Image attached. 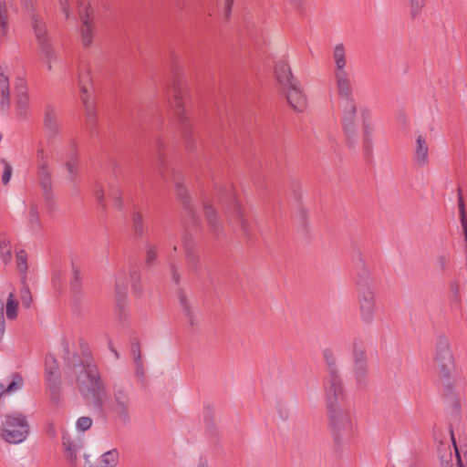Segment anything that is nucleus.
Listing matches in <instances>:
<instances>
[{
	"label": "nucleus",
	"mask_w": 467,
	"mask_h": 467,
	"mask_svg": "<svg viewBox=\"0 0 467 467\" xmlns=\"http://www.w3.org/2000/svg\"><path fill=\"white\" fill-rule=\"evenodd\" d=\"M345 68L346 60H337L336 78L344 141L353 150L360 145L363 153L368 157L373 152L374 125L368 110H362L359 118L352 85Z\"/></svg>",
	"instance_id": "nucleus-1"
},
{
	"label": "nucleus",
	"mask_w": 467,
	"mask_h": 467,
	"mask_svg": "<svg viewBox=\"0 0 467 467\" xmlns=\"http://www.w3.org/2000/svg\"><path fill=\"white\" fill-rule=\"evenodd\" d=\"M359 318L362 323L370 325L377 313L376 285L372 273L368 268L359 271L356 281Z\"/></svg>",
	"instance_id": "nucleus-2"
},
{
	"label": "nucleus",
	"mask_w": 467,
	"mask_h": 467,
	"mask_svg": "<svg viewBox=\"0 0 467 467\" xmlns=\"http://www.w3.org/2000/svg\"><path fill=\"white\" fill-rule=\"evenodd\" d=\"M30 424L27 417L14 411L5 416L0 430V437L9 444H20L29 436Z\"/></svg>",
	"instance_id": "nucleus-3"
},
{
	"label": "nucleus",
	"mask_w": 467,
	"mask_h": 467,
	"mask_svg": "<svg viewBox=\"0 0 467 467\" xmlns=\"http://www.w3.org/2000/svg\"><path fill=\"white\" fill-rule=\"evenodd\" d=\"M327 411L334 439L341 440L351 437L356 429V422L350 404L327 409Z\"/></svg>",
	"instance_id": "nucleus-4"
},
{
	"label": "nucleus",
	"mask_w": 467,
	"mask_h": 467,
	"mask_svg": "<svg viewBox=\"0 0 467 467\" xmlns=\"http://www.w3.org/2000/svg\"><path fill=\"white\" fill-rule=\"evenodd\" d=\"M78 87L79 98L85 109L87 119L93 121L96 117L97 100L91 76V68L88 63H80L78 66Z\"/></svg>",
	"instance_id": "nucleus-5"
},
{
	"label": "nucleus",
	"mask_w": 467,
	"mask_h": 467,
	"mask_svg": "<svg viewBox=\"0 0 467 467\" xmlns=\"http://www.w3.org/2000/svg\"><path fill=\"white\" fill-rule=\"evenodd\" d=\"M111 409L119 422H130L131 397L127 386L121 383L113 385L111 391Z\"/></svg>",
	"instance_id": "nucleus-6"
},
{
	"label": "nucleus",
	"mask_w": 467,
	"mask_h": 467,
	"mask_svg": "<svg viewBox=\"0 0 467 467\" xmlns=\"http://www.w3.org/2000/svg\"><path fill=\"white\" fill-rule=\"evenodd\" d=\"M323 389L326 409L350 404L341 376L327 377Z\"/></svg>",
	"instance_id": "nucleus-7"
},
{
	"label": "nucleus",
	"mask_w": 467,
	"mask_h": 467,
	"mask_svg": "<svg viewBox=\"0 0 467 467\" xmlns=\"http://www.w3.org/2000/svg\"><path fill=\"white\" fill-rule=\"evenodd\" d=\"M69 377L76 381L80 392H85L93 384V378H100L97 367L88 362L74 364L68 372Z\"/></svg>",
	"instance_id": "nucleus-8"
},
{
	"label": "nucleus",
	"mask_w": 467,
	"mask_h": 467,
	"mask_svg": "<svg viewBox=\"0 0 467 467\" xmlns=\"http://www.w3.org/2000/svg\"><path fill=\"white\" fill-rule=\"evenodd\" d=\"M171 96L169 99V107L179 122H183L187 119L186 111L184 109V97L188 92V87L185 82L176 80L171 88Z\"/></svg>",
	"instance_id": "nucleus-9"
},
{
	"label": "nucleus",
	"mask_w": 467,
	"mask_h": 467,
	"mask_svg": "<svg viewBox=\"0 0 467 467\" xmlns=\"http://www.w3.org/2000/svg\"><path fill=\"white\" fill-rule=\"evenodd\" d=\"M32 26L38 47L42 54L47 57L57 56V53L55 52V49L49 41L46 25L43 22L42 17L37 15H34L32 16Z\"/></svg>",
	"instance_id": "nucleus-10"
},
{
	"label": "nucleus",
	"mask_w": 467,
	"mask_h": 467,
	"mask_svg": "<svg viewBox=\"0 0 467 467\" xmlns=\"http://www.w3.org/2000/svg\"><path fill=\"white\" fill-rule=\"evenodd\" d=\"M435 362L441 375L443 378H448L453 368V364L449 344L445 340L440 341L437 345Z\"/></svg>",
	"instance_id": "nucleus-11"
},
{
	"label": "nucleus",
	"mask_w": 467,
	"mask_h": 467,
	"mask_svg": "<svg viewBox=\"0 0 467 467\" xmlns=\"http://www.w3.org/2000/svg\"><path fill=\"white\" fill-rule=\"evenodd\" d=\"M79 16L81 20L80 40L81 44L88 47L91 46L95 36V25L90 19L89 7L79 6Z\"/></svg>",
	"instance_id": "nucleus-12"
},
{
	"label": "nucleus",
	"mask_w": 467,
	"mask_h": 467,
	"mask_svg": "<svg viewBox=\"0 0 467 467\" xmlns=\"http://www.w3.org/2000/svg\"><path fill=\"white\" fill-rule=\"evenodd\" d=\"M84 397L91 400L95 406L101 408L107 401L108 395L100 378H93V384L88 387L85 392H81Z\"/></svg>",
	"instance_id": "nucleus-13"
},
{
	"label": "nucleus",
	"mask_w": 467,
	"mask_h": 467,
	"mask_svg": "<svg viewBox=\"0 0 467 467\" xmlns=\"http://www.w3.org/2000/svg\"><path fill=\"white\" fill-rule=\"evenodd\" d=\"M16 90V114L19 119H25L29 108V96L24 79L17 80Z\"/></svg>",
	"instance_id": "nucleus-14"
},
{
	"label": "nucleus",
	"mask_w": 467,
	"mask_h": 467,
	"mask_svg": "<svg viewBox=\"0 0 467 467\" xmlns=\"http://www.w3.org/2000/svg\"><path fill=\"white\" fill-rule=\"evenodd\" d=\"M413 162L418 168H424L429 165V144L426 137L419 134L416 137L413 148Z\"/></svg>",
	"instance_id": "nucleus-15"
},
{
	"label": "nucleus",
	"mask_w": 467,
	"mask_h": 467,
	"mask_svg": "<svg viewBox=\"0 0 467 467\" xmlns=\"http://www.w3.org/2000/svg\"><path fill=\"white\" fill-rule=\"evenodd\" d=\"M290 106L296 111H303L306 108V98L303 93L298 82L283 88Z\"/></svg>",
	"instance_id": "nucleus-16"
},
{
	"label": "nucleus",
	"mask_w": 467,
	"mask_h": 467,
	"mask_svg": "<svg viewBox=\"0 0 467 467\" xmlns=\"http://www.w3.org/2000/svg\"><path fill=\"white\" fill-rule=\"evenodd\" d=\"M10 70L6 67H0V110L6 112L10 107L9 90Z\"/></svg>",
	"instance_id": "nucleus-17"
},
{
	"label": "nucleus",
	"mask_w": 467,
	"mask_h": 467,
	"mask_svg": "<svg viewBox=\"0 0 467 467\" xmlns=\"http://www.w3.org/2000/svg\"><path fill=\"white\" fill-rule=\"evenodd\" d=\"M128 279L132 285L136 286L140 279V275L137 266L129 265L127 267L119 270L116 275V285L118 289L125 290L128 284Z\"/></svg>",
	"instance_id": "nucleus-18"
},
{
	"label": "nucleus",
	"mask_w": 467,
	"mask_h": 467,
	"mask_svg": "<svg viewBox=\"0 0 467 467\" xmlns=\"http://www.w3.org/2000/svg\"><path fill=\"white\" fill-rule=\"evenodd\" d=\"M275 76L279 85L283 88L297 82L286 60H277L275 65Z\"/></svg>",
	"instance_id": "nucleus-19"
},
{
	"label": "nucleus",
	"mask_w": 467,
	"mask_h": 467,
	"mask_svg": "<svg viewBox=\"0 0 467 467\" xmlns=\"http://www.w3.org/2000/svg\"><path fill=\"white\" fill-rule=\"evenodd\" d=\"M62 440L67 459L71 462H76L78 452L82 448L81 441L79 439H72L67 433L63 434Z\"/></svg>",
	"instance_id": "nucleus-20"
},
{
	"label": "nucleus",
	"mask_w": 467,
	"mask_h": 467,
	"mask_svg": "<svg viewBox=\"0 0 467 467\" xmlns=\"http://www.w3.org/2000/svg\"><path fill=\"white\" fill-rule=\"evenodd\" d=\"M4 311V316L5 315L9 321H14L18 317L19 301L13 292L8 293L5 299Z\"/></svg>",
	"instance_id": "nucleus-21"
},
{
	"label": "nucleus",
	"mask_w": 467,
	"mask_h": 467,
	"mask_svg": "<svg viewBox=\"0 0 467 467\" xmlns=\"http://www.w3.org/2000/svg\"><path fill=\"white\" fill-rule=\"evenodd\" d=\"M11 0H0V38L3 40L7 36L9 31V9L12 7Z\"/></svg>",
	"instance_id": "nucleus-22"
},
{
	"label": "nucleus",
	"mask_w": 467,
	"mask_h": 467,
	"mask_svg": "<svg viewBox=\"0 0 467 467\" xmlns=\"http://www.w3.org/2000/svg\"><path fill=\"white\" fill-rule=\"evenodd\" d=\"M44 125L50 134H56L58 131L57 114L54 108H47L44 115Z\"/></svg>",
	"instance_id": "nucleus-23"
},
{
	"label": "nucleus",
	"mask_w": 467,
	"mask_h": 467,
	"mask_svg": "<svg viewBox=\"0 0 467 467\" xmlns=\"http://www.w3.org/2000/svg\"><path fill=\"white\" fill-rule=\"evenodd\" d=\"M27 225L32 231H39L41 227L38 206L35 202H30L28 206Z\"/></svg>",
	"instance_id": "nucleus-24"
},
{
	"label": "nucleus",
	"mask_w": 467,
	"mask_h": 467,
	"mask_svg": "<svg viewBox=\"0 0 467 467\" xmlns=\"http://www.w3.org/2000/svg\"><path fill=\"white\" fill-rule=\"evenodd\" d=\"M368 366L366 350L361 342L353 343V367Z\"/></svg>",
	"instance_id": "nucleus-25"
},
{
	"label": "nucleus",
	"mask_w": 467,
	"mask_h": 467,
	"mask_svg": "<svg viewBox=\"0 0 467 467\" xmlns=\"http://www.w3.org/2000/svg\"><path fill=\"white\" fill-rule=\"evenodd\" d=\"M441 467H462V458L456 451L455 463L452 462V452L448 446L444 451L440 455Z\"/></svg>",
	"instance_id": "nucleus-26"
},
{
	"label": "nucleus",
	"mask_w": 467,
	"mask_h": 467,
	"mask_svg": "<svg viewBox=\"0 0 467 467\" xmlns=\"http://www.w3.org/2000/svg\"><path fill=\"white\" fill-rule=\"evenodd\" d=\"M450 265V254L448 252H441L439 253L433 262L432 266L435 272L438 274H444L446 273L448 267Z\"/></svg>",
	"instance_id": "nucleus-27"
},
{
	"label": "nucleus",
	"mask_w": 467,
	"mask_h": 467,
	"mask_svg": "<svg viewBox=\"0 0 467 467\" xmlns=\"http://www.w3.org/2000/svg\"><path fill=\"white\" fill-rule=\"evenodd\" d=\"M119 453L117 450L103 453L96 467H115L118 463Z\"/></svg>",
	"instance_id": "nucleus-28"
},
{
	"label": "nucleus",
	"mask_w": 467,
	"mask_h": 467,
	"mask_svg": "<svg viewBox=\"0 0 467 467\" xmlns=\"http://www.w3.org/2000/svg\"><path fill=\"white\" fill-rule=\"evenodd\" d=\"M0 257L5 265H7L12 261L11 242L5 236L0 239Z\"/></svg>",
	"instance_id": "nucleus-29"
},
{
	"label": "nucleus",
	"mask_w": 467,
	"mask_h": 467,
	"mask_svg": "<svg viewBox=\"0 0 467 467\" xmlns=\"http://www.w3.org/2000/svg\"><path fill=\"white\" fill-rule=\"evenodd\" d=\"M58 365L57 360L51 357L48 356L46 358V374H47V380L48 381L49 379H55L56 382H58Z\"/></svg>",
	"instance_id": "nucleus-30"
},
{
	"label": "nucleus",
	"mask_w": 467,
	"mask_h": 467,
	"mask_svg": "<svg viewBox=\"0 0 467 467\" xmlns=\"http://www.w3.org/2000/svg\"><path fill=\"white\" fill-rule=\"evenodd\" d=\"M324 358L328 368V374L327 377L340 376L337 359L333 353L330 350H326L324 352Z\"/></svg>",
	"instance_id": "nucleus-31"
},
{
	"label": "nucleus",
	"mask_w": 467,
	"mask_h": 467,
	"mask_svg": "<svg viewBox=\"0 0 467 467\" xmlns=\"http://www.w3.org/2000/svg\"><path fill=\"white\" fill-rule=\"evenodd\" d=\"M324 358L328 368V374L327 377L340 376L337 359L333 353L330 350H326L324 352Z\"/></svg>",
	"instance_id": "nucleus-32"
},
{
	"label": "nucleus",
	"mask_w": 467,
	"mask_h": 467,
	"mask_svg": "<svg viewBox=\"0 0 467 467\" xmlns=\"http://www.w3.org/2000/svg\"><path fill=\"white\" fill-rule=\"evenodd\" d=\"M368 366L353 367V378L358 386L362 387L367 382Z\"/></svg>",
	"instance_id": "nucleus-33"
},
{
	"label": "nucleus",
	"mask_w": 467,
	"mask_h": 467,
	"mask_svg": "<svg viewBox=\"0 0 467 467\" xmlns=\"http://www.w3.org/2000/svg\"><path fill=\"white\" fill-rule=\"evenodd\" d=\"M409 4L411 18L419 16L426 5V0H406Z\"/></svg>",
	"instance_id": "nucleus-34"
},
{
	"label": "nucleus",
	"mask_w": 467,
	"mask_h": 467,
	"mask_svg": "<svg viewBox=\"0 0 467 467\" xmlns=\"http://www.w3.org/2000/svg\"><path fill=\"white\" fill-rule=\"evenodd\" d=\"M16 262L18 271L23 275V279H25L27 271V254L24 250L16 253Z\"/></svg>",
	"instance_id": "nucleus-35"
},
{
	"label": "nucleus",
	"mask_w": 467,
	"mask_h": 467,
	"mask_svg": "<svg viewBox=\"0 0 467 467\" xmlns=\"http://www.w3.org/2000/svg\"><path fill=\"white\" fill-rule=\"evenodd\" d=\"M0 163L3 167L2 182L4 185H6L11 180L13 174V166L10 161L5 158L0 159Z\"/></svg>",
	"instance_id": "nucleus-36"
},
{
	"label": "nucleus",
	"mask_w": 467,
	"mask_h": 467,
	"mask_svg": "<svg viewBox=\"0 0 467 467\" xmlns=\"http://www.w3.org/2000/svg\"><path fill=\"white\" fill-rule=\"evenodd\" d=\"M36 160L37 166L48 165V151L41 143L37 146Z\"/></svg>",
	"instance_id": "nucleus-37"
},
{
	"label": "nucleus",
	"mask_w": 467,
	"mask_h": 467,
	"mask_svg": "<svg viewBox=\"0 0 467 467\" xmlns=\"http://www.w3.org/2000/svg\"><path fill=\"white\" fill-rule=\"evenodd\" d=\"M47 389L50 394L51 400L55 404H57L60 400L58 382H56L55 379L53 380L52 379H49L47 383Z\"/></svg>",
	"instance_id": "nucleus-38"
},
{
	"label": "nucleus",
	"mask_w": 467,
	"mask_h": 467,
	"mask_svg": "<svg viewBox=\"0 0 467 467\" xmlns=\"http://www.w3.org/2000/svg\"><path fill=\"white\" fill-rule=\"evenodd\" d=\"M132 223L135 234L138 235H142L144 233V225L142 214L140 212H134L132 213Z\"/></svg>",
	"instance_id": "nucleus-39"
},
{
	"label": "nucleus",
	"mask_w": 467,
	"mask_h": 467,
	"mask_svg": "<svg viewBox=\"0 0 467 467\" xmlns=\"http://www.w3.org/2000/svg\"><path fill=\"white\" fill-rule=\"evenodd\" d=\"M20 297L23 306H25L26 308H29L31 306L33 299L30 289L26 284H23L20 289Z\"/></svg>",
	"instance_id": "nucleus-40"
},
{
	"label": "nucleus",
	"mask_w": 467,
	"mask_h": 467,
	"mask_svg": "<svg viewBox=\"0 0 467 467\" xmlns=\"http://www.w3.org/2000/svg\"><path fill=\"white\" fill-rule=\"evenodd\" d=\"M37 167H38V177L40 179L41 184L43 185V187L45 189H47L50 185L48 165L37 166Z\"/></svg>",
	"instance_id": "nucleus-41"
},
{
	"label": "nucleus",
	"mask_w": 467,
	"mask_h": 467,
	"mask_svg": "<svg viewBox=\"0 0 467 467\" xmlns=\"http://www.w3.org/2000/svg\"><path fill=\"white\" fill-rule=\"evenodd\" d=\"M22 386H23V378L18 374H15L12 377L11 383L7 386L5 390L8 393H13V392L20 389L22 388Z\"/></svg>",
	"instance_id": "nucleus-42"
},
{
	"label": "nucleus",
	"mask_w": 467,
	"mask_h": 467,
	"mask_svg": "<svg viewBox=\"0 0 467 467\" xmlns=\"http://www.w3.org/2000/svg\"><path fill=\"white\" fill-rule=\"evenodd\" d=\"M180 302L183 308L184 315L190 320V322L192 323L193 312H192V306H191L190 303L188 302L187 298L185 297V296H180Z\"/></svg>",
	"instance_id": "nucleus-43"
},
{
	"label": "nucleus",
	"mask_w": 467,
	"mask_h": 467,
	"mask_svg": "<svg viewBox=\"0 0 467 467\" xmlns=\"http://www.w3.org/2000/svg\"><path fill=\"white\" fill-rule=\"evenodd\" d=\"M66 168L72 180L78 174V165L76 160L72 159L68 161L66 164Z\"/></svg>",
	"instance_id": "nucleus-44"
},
{
	"label": "nucleus",
	"mask_w": 467,
	"mask_h": 467,
	"mask_svg": "<svg viewBox=\"0 0 467 467\" xmlns=\"http://www.w3.org/2000/svg\"><path fill=\"white\" fill-rule=\"evenodd\" d=\"M92 425V420L89 417H80L76 423L77 429L85 431Z\"/></svg>",
	"instance_id": "nucleus-45"
},
{
	"label": "nucleus",
	"mask_w": 467,
	"mask_h": 467,
	"mask_svg": "<svg viewBox=\"0 0 467 467\" xmlns=\"http://www.w3.org/2000/svg\"><path fill=\"white\" fill-rule=\"evenodd\" d=\"M204 210H205V215L207 217L208 223L211 225L215 226L216 225V219H215V212H214L213 208L210 204H205L204 205Z\"/></svg>",
	"instance_id": "nucleus-46"
},
{
	"label": "nucleus",
	"mask_w": 467,
	"mask_h": 467,
	"mask_svg": "<svg viewBox=\"0 0 467 467\" xmlns=\"http://www.w3.org/2000/svg\"><path fill=\"white\" fill-rule=\"evenodd\" d=\"M5 332V320L4 317V300L0 298V341L4 338Z\"/></svg>",
	"instance_id": "nucleus-47"
},
{
	"label": "nucleus",
	"mask_w": 467,
	"mask_h": 467,
	"mask_svg": "<svg viewBox=\"0 0 467 467\" xmlns=\"http://www.w3.org/2000/svg\"><path fill=\"white\" fill-rule=\"evenodd\" d=\"M348 55L343 44H337L333 50L334 58H344Z\"/></svg>",
	"instance_id": "nucleus-48"
},
{
	"label": "nucleus",
	"mask_w": 467,
	"mask_h": 467,
	"mask_svg": "<svg viewBox=\"0 0 467 467\" xmlns=\"http://www.w3.org/2000/svg\"><path fill=\"white\" fill-rule=\"evenodd\" d=\"M234 216L241 223H244V214L243 207L240 203H235L234 207Z\"/></svg>",
	"instance_id": "nucleus-49"
},
{
	"label": "nucleus",
	"mask_w": 467,
	"mask_h": 467,
	"mask_svg": "<svg viewBox=\"0 0 467 467\" xmlns=\"http://www.w3.org/2000/svg\"><path fill=\"white\" fill-rule=\"evenodd\" d=\"M234 5V0H223V14L225 19H228L232 13V7Z\"/></svg>",
	"instance_id": "nucleus-50"
},
{
	"label": "nucleus",
	"mask_w": 467,
	"mask_h": 467,
	"mask_svg": "<svg viewBox=\"0 0 467 467\" xmlns=\"http://www.w3.org/2000/svg\"><path fill=\"white\" fill-rule=\"evenodd\" d=\"M132 354H133L134 361H135L136 365H139L140 367H141V353H140V348L138 344L132 347Z\"/></svg>",
	"instance_id": "nucleus-51"
},
{
	"label": "nucleus",
	"mask_w": 467,
	"mask_h": 467,
	"mask_svg": "<svg viewBox=\"0 0 467 467\" xmlns=\"http://www.w3.org/2000/svg\"><path fill=\"white\" fill-rule=\"evenodd\" d=\"M117 314L119 318L126 319L129 316L126 306L124 305H119L117 310Z\"/></svg>",
	"instance_id": "nucleus-52"
},
{
	"label": "nucleus",
	"mask_w": 467,
	"mask_h": 467,
	"mask_svg": "<svg viewBox=\"0 0 467 467\" xmlns=\"http://www.w3.org/2000/svg\"><path fill=\"white\" fill-rule=\"evenodd\" d=\"M157 257V251L154 247H150L147 251V262L150 263Z\"/></svg>",
	"instance_id": "nucleus-53"
},
{
	"label": "nucleus",
	"mask_w": 467,
	"mask_h": 467,
	"mask_svg": "<svg viewBox=\"0 0 467 467\" xmlns=\"http://www.w3.org/2000/svg\"><path fill=\"white\" fill-rule=\"evenodd\" d=\"M456 451H459L456 445L454 444V451L456 452ZM458 453L462 458V467H467V451L463 453V455H461L460 452H458ZM455 457H456V454L454 456L452 455V462L453 463H455Z\"/></svg>",
	"instance_id": "nucleus-54"
},
{
	"label": "nucleus",
	"mask_w": 467,
	"mask_h": 467,
	"mask_svg": "<svg viewBox=\"0 0 467 467\" xmlns=\"http://www.w3.org/2000/svg\"><path fill=\"white\" fill-rule=\"evenodd\" d=\"M188 262L192 266L196 267L199 265V258L192 253L188 254Z\"/></svg>",
	"instance_id": "nucleus-55"
},
{
	"label": "nucleus",
	"mask_w": 467,
	"mask_h": 467,
	"mask_svg": "<svg viewBox=\"0 0 467 467\" xmlns=\"http://www.w3.org/2000/svg\"><path fill=\"white\" fill-rule=\"evenodd\" d=\"M288 3L296 9L300 10L303 8V0H287Z\"/></svg>",
	"instance_id": "nucleus-56"
},
{
	"label": "nucleus",
	"mask_w": 467,
	"mask_h": 467,
	"mask_svg": "<svg viewBox=\"0 0 467 467\" xmlns=\"http://www.w3.org/2000/svg\"><path fill=\"white\" fill-rule=\"evenodd\" d=\"M59 4L66 17H68V0H59Z\"/></svg>",
	"instance_id": "nucleus-57"
},
{
	"label": "nucleus",
	"mask_w": 467,
	"mask_h": 467,
	"mask_svg": "<svg viewBox=\"0 0 467 467\" xmlns=\"http://www.w3.org/2000/svg\"><path fill=\"white\" fill-rule=\"evenodd\" d=\"M114 198L116 207L119 208L121 206V194L119 190L115 191Z\"/></svg>",
	"instance_id": "nucleus-58"
},
{
	"label": "nucleus",
	"mask_w": 467,
	"mask_h": 467,
	"mask_svg": "<svg viewBox=\"0 0 467 467\" xmlns=\"http://www.w3.org/2000/svg\"><path fill=\"white\" fill-rule=\"evenodd\" d=\"M136 366H137V368H136L137 376H139V377L143 376L144 371H143L142 366L141 367H140L139 365H136Z\"/></svg>",
	"instance_id": "nucleus-59"
},
{
	"label": "nucleus",
	"mask_w": 467,
	"mask_h": 467,
	"mask_svg": "<svg viewBox=\"0 0 467 467\" xmlns=\"http://www.w3.org/2000/svg\"><path fill=\"white\" fill-rule=\"evenodd\" d=\"M197 467H209L208 462L204 460H200Z\"/></svg>",
	"instance_id": "nucleus-60"
},
{
	"label": "nucleus",
	"mask_w": 467,
	"mask_h": 467,
	"mask_svg": "<svg viewBox=\"0 0 467 467\" xmlns=\"http://www.w3.org/2000/svg\"><path fill=\"white\" fill-rule=\"evenodd\" d=\"M109 349L111 350V352L114 354V356L116 357V358H119V354L117 352V350L110 345L109 346Z\"/></svg>",
	"instance_id": "nucleus-61"
},
{
	"label": "nucleus",
	"mask_w": 467,
	"mask_h": 467,
	"mask_svg": "<svg viewBox=\"0 0 467 467\" xmlns=\"http://www.w3.org/2000/svg\"><path fill=\"white\" fill-rule=\"evenodd\" d=\"M47 69H48V70H51V69H52V66H51V64H50V63H47Z\"/></svg>",
	"instance_id": "nucleus-62"
}]
</instances>
